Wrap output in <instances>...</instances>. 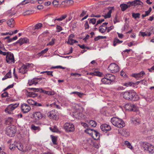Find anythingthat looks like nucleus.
<instances>
[{
	"mask_svg": "<svg viewBox=\"0 0 154 154\" xmlns=\"http://www.w3.org/2000/svg\"><path fill=\"white\" fill-rule=\"evenodd\" d=\"M88 20L89 21L90 24L91 23L93 25H94L96 23V20L95 18L88 19Z\"/></svg>",
	"mask_w": 154,
	"mask_h": 154,
	"instance_id": "obj_40",
	"label": "nucleus"
},
{
	"mask_svg": "<svg viewBox=\"0 0 154 154\" xmlns=\"http://www.w3.org/2000/svg\"><path fill=\"white\" fill-rule=\"evenodd\" d=\"M5 55H2L4 56L6 55V62L9 63H14L15 59L14 55L12 53L10 52H6Z\"/></svg>",
	"mask_w": 154,
	"mask_h": 154,
	"instance_id": "obj_6",
	"label": "nucleus"
},
{
	"mask_svg": "<svg viewBox=\"0 0 154 154\" xmlns=\"http://www.w3.org/2000/svg\"><path fill=\"white\" fill-rule=\"evenodd\" d=\"M145 75V72L143 71H142L138 73L133 74L132 76L136 78L137 80H140Z\"/></svg>",
	"mask_w": 154,
	"mask_h": 154,
	"instance_id": "obj_14",
	"label": "nucleus"
},
{
	"mask_svg": "<svg viewBox=\"0 0 154 154\" xmlns=\"http://www.w3.org/2000/svg\"><path fill=\"white\" fill-rule=\"evenodd\" d=\"M78 42L76 40L73 39L72 38L69 39L68 42V43L71 45H72L73 43Z\"/></svg>",
	"mask_w": 154,
	"mask_h": 154,
	"instance_id": "obj_38",
	"label": "nucleus"
},
{
	"mask_svg": "<svg viewBox=\"0 0 154 154\" xmlns=\"http://www.w3.org/2000/svg\"><path fill=\"white\" fill-rule=\"evenodd\" d=\"M48 48L43 50L40 52L38 53V54H40V56H41L45 53H46L47 51H48Z\"/></svg>",
	"mask_w": 154,
	"mask_h": 154,
	"instance_id": "obj_46",
	"label": "nucleus"
},
{
	"mask_svg": "<svg viewBox=\"0 0 154 154\" xmlns=\"http://www.w3.org/2000/svg\"><path fill=\"white\" fill-rule=\"evenodd\" d=\"M94 130L92 129L87 128L85 130V133L91 136L93 133L92 132H93V131H94Z\"/></svg>",
	"mask_w": 154,
	"mask_h": 154,
	"instance_id": "obj_35",
	"label": "nucleus"
},
{
	"mask_svg": "<svg viewBox=\"0 0 154 154\" xmlns=\"http://www.w3.org/2000/svg\"><path fill=\"white\" fill-rule=\"evenodd\" d=\"M55 39L54 38H52L51 42H50L49 43L47 44V46L48 45H54V43Z\"/></svg>",
	"mask_w": 154,
	"mask_h": 154,
	"instance_id": "obj_52",
	"label": "nucleus"
},
{
	"mask_svg": "<svg viewBox=\"0 0 154 154\" xmlns=\"http://www.w3.org/2000/svg\"><path fill=\"white\" fill-rule=\"evenodd\" d=\"M85 29H88L89 28V26L88 23V22L87 21H86L85 22V23L84 25Z\"/></svg>",
	"mask_w": 154,
	"mask_h": 154,
	"instance_id": "obj_58",
	"label": "nucleus"
},
{
	"mask_svg": "<svg viewBox=\"0 0 154 154\" xmlns=\"http://www.w3.org/2000/svg\"><path fill=\"white\" fill-rule=\"evenodd\" d=\"M123 97L126 100L136 101L139 98L138 95L133 91L130 90L124 92L123 94Z\"/></svg>",
	"mask_w": 154,
	"mask_h": 154,
	"instance_id": "obj_1",
	"label": "nucleus"
},
{
	"mask_svg": "<svg viewBox=\"0 0 154 154\" xmlns=\"http://www.w3.org/2000/svg\"><path fill=\"white\" fill-rule=\"evenodd\" d=\"M125 144L126 146L129 148L130 149H133V147L131 145V143L127 141H125Z\"/></svg>",
	"mask_w": 154,
	"mask_h": 154,
	"instance_id": "obj_36",
	"label": "nucleus"
},
{
	"mask_svg": "<svg viewBox=\"0 0 154 154\" xmlns=\"http://www.w3.org/2000/svg\"><path fill=\"white\" fill-rule=\"evenodd\" d=\"M10 149L12 150H14L15 148V146L13 144H11L9 147Z\"/></svg>",
	"mask_w": 154,
	"mask_h": 154,
	"instance_id": "obj_63",
	"label": "nucleus"
},
{
	"mask_svg": "<svg viewBox=\"0 0 154 154\" xmlns=\"http://www.w3.org/2000/svg\"><path fill=\"white\" fill-rule=\"evenodd\" d=\"M51 106L57 109H59L60 108V106L57 104V102H54L50 104Z\"/></svg>",
	"mask_w": 154,
	"mask_h": 154,
	"instance_id": "obj_34",
	"label": "nucleus"
},
{
	"mask_svg": "<svg viewBox=\"0 0 154 154\" xmlns=\"http://www.w3.org/2000/svg\"><path fill=\"white\" fill-rule=\"evenodd\" d=\"M152 30L151 28L148 29L145 32L140 31L139 32V35L143 37L150 36L151 35V31Z\"/></svg>",
	"mask_w": 154,
	"mask_h": 154,
	"instance_id": "obj_11",
	"label": "nucleus"
},
{
	"mask_svg": "<svg viewBox=\"0 0 154 154\" xmlns=\"http://www.w3.org/2000/svg\"><path fill=\"white\" fill-rule=\"evenodd\" d=\"M7 23L8 26L11 27H13L14 26V20L11 18L8 20L7 22Z\"/></svg>",
	"mask_w": 154,
	"mask_h": 154,
	"instance_id": "obj_24",
	"label": "nucleus"
},
{
	"mask_svg": "<svg viewBox=\"0 0 154 154\" xmlns=\"http://www.w3.org/2000/svg\"><path fill=\"white\" fill-rule=\"evenodd\" d=\"M27 95L30 97H35L36 96V94L32 92H28L27 94Z\"/></svg>",
	"mask_w": 154,
	"mask_h": 154,
	"instance_id": "obj_49",
	"label": "nucleus"
},
{
	"mask_svg": "<svg viewBox=\"0 0 154 154\" xmlns=\"http://www.w3.org/2000/svg\"><path fill=\"white\" fill-rule=\"evenodd\" d=\"M31 89L35 92L38 91L40 90V92L42 93H43L45 94H46L48 95H53L55 94L54 92V91H46L42 89V88L39 89L38 88H32Z\"/></svg>",
	"mask_w": 154,
	"mask_h": 154,
	"instance_id": "obj_9",
	"label": "nucleus"
},
{
	"mask_svg": "<svg viewBox=\"0 0 154 154\" xmlns=\"http://www.w3.org/2000/svg\"><path fill=\"white\" fill-rule=\"evenodd\" d=\"M122 42L123 41H120L118 38H115L113 41V46H116L117 44H120L122 43Z\"/></svg>",
	"mask_w": 154,
	"mask_h": 154,
	"instance_id": "obj_31",
	"label": "nucleus"
},
{
	"mask_svg": "<svg viewBox=\"0 0 154 154\" xmlns=\"http://www.w3.org/2000/svg\"><path fill=\"white\" fill-rule=\"evenodd\" d=\"M29 39L27 38H20L16 42L14 43V45H15L16 43H19L20 45H21L24 43H27L29 42Z\"/></svg>",
	"mask_w": 154,
	"mask_h": 154,
	"instance_id": "obj_15",
	"label": "nucleus"
},
{
	"mask_svg": "<svg viewBox=\"0 0 154 154\" xmlns=\"http://www.w3.org/2000/svg\"><path fill=\"white\" fill-rule=\"evenodd\" d=\"M128 7L131 6H134V1L132 2H129L127 3Z\"/></svg>",
	"mask_w": 154,
	"mask_h": 154,
	"instance_id": "obj_53",
	"label": "nucleus"
},
{
	"mask_svg": "<svg viewBox=\"0 0 154 154\" xmlns=\"http://www.w3.org/2000/svg\"><path fill=\"white\" fill-rule=\"evenodd\" d=\"M31 129L32 130L34 131H39L40 130V128L39 126H36L34 124L31 125Z\"/></svg>",
	"mask_w": 154,
	"mask_h": 154,
	"instance_id": "obj_30",
	"label": "nucleus"
},
{
	"mask_svg": "<svg viewBox=\"0 0 154 154\" xmlns=\"http://www.w3.org/2000/svg\"><path fill=\"white\" fill-rule=\"evenodd\" d=\"M128 107L131 106V109H130V111H133L134 112L137 111L138 110V108L137 106L134 104H132L130 105H128Z\"/></svg>",
	"mask_w": 154,
	"mask_h": 154,
	"instance_id": "obj_25",
	"label": "nucleus"
},
{
	"mask_svg": "<svg viewBox=\"0 0 154 154\" xmlns=\"http://www.w3.org/2000/svg\"><path fill=\"white\" fill-rule=\"evenodd\" d=\"M6 134L10 137H14L16 132V128L15 126L10 125L8 126L6 130Z\"/></svg>",
	"mask_w": 154,
	"mask_h": 154,
	"instance_id": "obj_4",
	"label": "nucleus"
},
{
	"mask_svg": "<svg viewBox=\"0 0 154 154\" xmlns=\"http://www.w3.org/2000/svg\"><path fill=\"white\" fill-rule=\"evenodd\" d=\"M132 83L131 82H129L127 83H124L123 85L126 87H129L131 86L132 85Z\"/></svg>",
	"mask_w": 154,
	"mask_h": 154,
	"instance_id": "obj_59",
	"label": "nucleus"
},
{
	"mask_svg": "<svg viewBox=\"0 0 154 154\" xmlns=\"http://www.w3.org/2000/svg\"><path fill=\"white\" fill-rule=\"evenodd\" d=\"M111 122L113 125L118 128H122L125 126V123L123 120L116 117L112 118Z\"/></svg>",
	"mask_w": 154,
	"mask_h": 154,
	"instance_id": "obj_2",
	"label": "nucleus"
},
{
	"mask_svg": "<svg viewBox=\"0 0 154 154\" xmlns=\"http://www.w3.org/2000/svg\"><path fill=\"white\" fill-rule=\"evenodd\" d=\"M88 122L90 125L92 127H95L97 125L96 121L94 120H90L88 121Z\"/></svg>",
	"mask_w": 154,
	"mask_h": 154,
	"instance_id": "obj_27",
	"label": "nucleus"
},
{
	"mask_svg": "<svg viewBox=\"0 0 154 154\" xmlns=\"http://www.w3.org/2000/svg\"><path fill=\"white\" fill-rule=\"evenodd\" d=\"M16 147L20 151H22L23 148V145L20 143H17L16 145Z\"/></svg>",
	"mask_w": 154,
	"mask_h": 154,
	"instance_id": "obj_33",
	"label": "nucleus"
},
{
	"mask_svg": "<svg viewBox=\"0 0 154 154\" xmlns=\"http://www.w3.org/2000/svg\"><path fill=\"white\" fill-rule=\"evenodd\" d=\"M109 69L112 73H116L119 71V68L115 63H111L108 67Z\"/></svg>",
	"mask_w": 154,
	"mask_h": 154,
	"instance_id": "obj_8",
	"label": "nucleus"
},
{
	"mask_svg": "<svg viewBox=\"0 0 154 154\" xmlns=\"http://www.w3.org/2000/svg\"><path fill=\"white\" fill-rule=\"evenodd\" d=\"M30 2V0H24L20 3V4L22 5H25L29 2Z\"/></svg>",
	"mask_w": 154,
	"mask_h": 154,
	"instance_id": "obj_56",
	"label": "nucleus"
},
{
	"mask_svg": "<svg viewBox=\"0 0 154 154\" xmlns=\"http://www.w3.org/2000/svg\"><path fill=\"white\" fill-rule=\"evenodd\" d=\"M134 6L141 5L142 2L140 0H134Z\"/></svg>",
	"mask_w": 154,
	"mask_h": 154,
	"instance_id": "obj_50",
	"label": "nucleus"
},
{
	"mask_svg": "<svg viewBox=\"0 0 154 154\" xmlns=\"http://www.w3.org/2000/svg\"><path fill=\"white\" fill-rule=\"evenodd\" d=\"M100 128L104 132H106L107 131H110L111 128L110 126L106 124H103L100 126Z\"/></svg>",
	"mask_w": 154,
	"mask_h": 154,
	"instance_id": "obj_17",
	"label": "nucleus"
},
{
	"mask_svg": "<svg viewBox=\"0 0 154 154\" xmlns=\"http://www.w3.org/2000/svg\"><path fill=\"white\" fill-rule=\"evenodd\" d=\"M140 14L139 13H132V16L135 19H136L137 18H140Z\"/></svg>",
	"mask_w": 154,
	"mask_h": 154,
	"instance_id": "obj_39",
	"label": "nucleus"
},
{
	"mask_svg": "<svg viewBox=\"0 0 154 154\" xmlns=\"http://www.w3.org/2000/svg\"><path fill=\"white\" fill-rule=\"evenodd\" d=\"M122 134L125 137L128 136L129 135V132L125 129H123L122 132Z\"/></svg>",
	"mask_w": 154,
	"mask_h": 154,
	"instance_id": "obj_26",
	"label": "nucleus"
},
{
	"mask_svg": "<svg viewBox=\"0 0 154 154\" xmlns=\"http://www.w3.org/2000/svg\"><path fill=\"white\" fill-rule=\"evenodd\" d=\"M48 116L49 118L52 119H55L57 116L56 112L54 110H53L48 112Z\"/></svg>",
	"mask_w": 154,
	"mask_h": 154,
	"instance_id": "obj_19",
	"label": "nucleus"
},
{
	"mask_svg": "<svg viewBox=\"0 0 154 154\" xmlns=\"http://www.w3.org/2000/svg\"><path fill=\"white\" fill-rule=\"evenodd\" d=\"M34 12V11L32 10H29L26 11L25 12V15H29L31 14H33Z\"/></svg>",
	"mask_w": 154,
	"mask_h": 154,
	"instance_id": "obj_48",
	"label": "nucleus"
},
{
	"mask_svg": "<svg viewBox=\"0 0 154 154\" xmlns=\"http://www.w3.org/2000/svg\"><path fill=\"white\" fill-rule=\"evenodd\" d=\"M8 95V93L7 92H5L2 94L1 96L3 97H7Z\"/></svg>",
	"mask_w": 154,
	"mask_h": 154,
	"instance_id": "obj_64",
	"label": "nucleus"
},
{
	"mask_svg": "<svg viewBox=\"0 0 154 154\" xmlns=\"http://www.w3.org/2000/svg\"><path fill=\"white\" fill-rule=\"evenodd\" d=\"M80 48H81L82 49H85V48H87L88 49H89V48L88 47L85 46V45H78Z\"/></svg>",
	"mask_w": 154,
	"mask_h": 154,
	"instance_id": "obj_57",
	"label": "nucleus"
},
{
	"mask_svg": "<svg viewBox=\"0 0 154 154\" xmlns=\"http://www.w3.org/2000/svg\"><path fill=\"white\" fill-rule=\"evenodd\" d=\"M52 68H54V69H56V68L59 69H59H64L65 68L64 67H63L60 66H57L53 67Z\"/></svg>",
	"mask_w": 154,
	"mask_h": 154,
	"instance_id": "obj_60",
	"label": "nucleus"
},
{
	"mask_svg": "<svg viewBox=\"0 0 154 154\" xmlns=\"http://www.w3.org/2000/svg\"><path fill=\"white\" fill-rule=\"evenodd\" d=\"M22 111L24 113L28 112L31 109L30 107L26 103H23L21 106Z\"/></svg>",
	"mask_w": 154,
	"mask_h": 154,
	"instance_id": "obj_10",
	"label": "nucleus"
},
{
	"mask_svg": "<svg viewBox=\"0 0 154 154\" xmlns=\"http://www.w3.org/2000/svg\"><path fill=\"white\" fill-rule=\"evenodd\" d=\"M42 27V24L41 23H38L36 24L34 27V29H40Z\"/></svg>",
	"mask_w": 154,
	"mask_h": 154,
	"instance_id": "obj_47",
	"label": "nucleus"
},
{
	"mask_svg": "<svg viewBox=\"0 0 154 154\" xmlns=\"http://www.w3.org/2000/svg\"><path fill=\"white\" fill-rule=\"evenodd\" d=\"M57 32H60L62 30V27L60 26L57 25Z\"/></svg>",
	"mask_w": 154,
	"mask_h": 154,
	"instance_id": "obj_62",
	"label": "nucleus"
},
{
	"mask_svg": "<svg viewBox=\"0 0 154 154\" xmlns=\"http://www.w3.org/2000/svg\"><path fill=\"white\" fill-rule=\"evenodd\" d=\"M120 7L122 11H124L128 7V6L127 4H126L123 3L120 5Z\"/></svg>",
	"mask_w": 154,
	"mask_h": 154,
	"instance_id": "obj_29",
	"label": "nucleus"
},
{
	"mask_svg": "<svg viewBox=\"0 0 154 154\" xmlns=\"http://www.w3.org/2000/svg\"><path fill=\"white\" fill-rule=\"evenodd\" d=\"M101 81L103 83L106 85H111V83L104 76V77L101 79Z\"/></svg>",
	"mask_w": 154,
	"mask_h": 154,
	"instance_id": "obj_28",
	"label": "nucleus"
},
{
	"mask_svg": "<svg viewBox=\"0 0 154 154\" xmlns=\"http://www.w3.org/2000/svg\"><path fill=\"white\" fill-rule=\"evenodd\" d=\"M52 4L54 6L57 7L59 3L58 1L57 0H54L52 2Z\"/></svg>",
	"mask_w": 154,
	"mask_h": 154,
	"instance_id": "obj_54",
	"label": "nucleus"
},
{
	"mask_svg": "<svg viewBox=\"0 0 154 154\" xmlns=\"http://www.w3.org/2000/svg\"><path fill=\"white\" fill-rule=\"evenodd\" d=\"M28 66L26 65H23L19 69L18 72L22 74H24L27 71Z\"/></svg>",
	"mask_w": 154,
	"mask_h": 154,
	"instance_id": "obj_20",
	"label": "nucleus"
},
{
	"mask_svg": "<svg viewBox=\"0 0 154 154\" xmlns=\"http://www.w3.org/2000/svg\"><path fill=\"white\" fill-rule=\"evenodd\" d=\"M64 128L67 132H72L75 130L74 126L71 123H65L64 125Z\"/></svg>",
	"mask_w": 154,
	"mask_h": 154,
	"instance_id": "obj_7",
	"label": "nucleus"
},
{
	"mask_svg": "<svg viewBox=\"0 0 154 154\" xmlns=\"http://www.w3.org/2000/svg\"><path fill=\"white\" fill-rule=\"evenodd\" d=\"M13 11L12 9L8 10L7 12V14L9 15L10 16H12L16 13L15 12H13Z\"/></svg>",
	"mask_w": 154,
	"mask_h": 154,
	"instance_id": "obj_43",
	"label": "nucleus"
},
{
	"mask_svg": "<svg viewBox=\"0 0 154 154\" xmlns=\"http://www.w3.org/2000/svg\"><path fill=\"white\" fill-rule=\"evenodd\" d=\"M52 142L54 144H57V138L56 137L53 136H51Z\"/></svg>",
	"mask_w": 154,
	"mask_h": 154,
	"instance_id": "obj_44",
	"label": "nucleus"
},
{
	"mask_svg": "<svg viewBox=\"0 0 154 154\" xmlns=\"http://www.w3.org/2000/svg\"><path fill=\"white\" fill-rule=\"evenodd\" d=\"M107 79L111 83V84L115 82V76L112 75L110 74H107L105 75Z\"/></svg>",
	"mask_w": 154,
	"mask_h": 154,
	"instance_id": "obj_13",
	"label": "nucleus"
},
{
	"mask_svg": "<svg viewBox=\"0 0 154 154\" xmlns=\"http://www.w3.org/2000/svg\"><path fill=\"white\" fill-rule=\"evenodd\" d=\"M44 116V114L40 112H35L34 114V117L36 120L41 119Z\"/></svg>",
	"mask_w": 154,
	"mask_h": 154,
	"instance_id": "obj_18",
	"label": "nucleus"
},
{
	"mask_svg": "<svg viewBox=\"0 0 154 154\" xmlns=\"http://www.w3.org/2000/svg\"><path fill=\"white\" fill-rule=\"evenodd\" d=\"M143 146L144 150L150 154L154 153V146L146 142L143 143Z\"/></svg>",
	"mask_w": 154,
	"mask_h": 154,
	"instance_id": "obj_3",
	"label": "nucleus"
},
{
	"mask_svg": "<svg viewBox=\"0 0 154 154\" xmlns=\"http://www.w3.org/2000/svg\"><path fill=\"white\" fill-rule=\"evenodd\" d=\"M47 73V74L48 75H51L52 76H53V75L52 74V71H44L41 72V73Z\"/></svg>",
	"mask_w": 154,
	"mask_h": 154,
	"instance_id": "obj_55",
	"label": "nucleus"
},
{
	"mask_svg": "<svg viewBox=\"0 0 154 154\" xmlns=\"http://www.w3.org/2000/svg\"><path fill=\"white\" fill-rule=\"evenodd\" d=\"M28 103L31 105H34L35 102L32 99H28L27 100Z\"/></svg>",
	"mask_w": 154,
	"mask_h": 154,
	"instance_id": "obj_45",
	"label": "nucleus"
},
{
	"mask_svg": "<svg viewBox=\"0 0 154 154\" xmlns=\"http://www.w3.org/2000/svg\"><path fill=\"white\" fill-rule=\"evenodd\" d=\"M67 17V15L66 14L63 15H62L59 18H56L54 20L53 19L52 20V21H53L54 24L57 23H56V20H58V21H62L64 19H65L66 17Z\"/></svg>",
	"mask_w": 154,
	"mask_h": 154,
	"instance_id": "obj_23",
	"label": "nucleus"
},
{
	"mask_svg": "<svg viewBox=\"0 0 154 154\" xmlns=\"http://www.w3.org/2000/svg\"><path fill=\"white\" fill-rule=\"evenodd\" d=\"M87 11L85 10H83L82 11L80 15V17H82L86 15L87 14Z\"/></svg>",
	"mask_w": 154,
	"mask_h": 154,
	"instance_id": "obj_51",
	"label": "nucleus"
},
{
	"mask_svg": "<svg viewBox=\"0 0 154 154\" xmlns=\"http://www.w3.org/2000/svg\"><path fill=\"white\" fill-rule=\"evenodd\" d=\"M106 27H103V25H101L100 26L99 30L100 32L102 33H103L106 31Z\"/></svg>",
	"mask_w": 154,
	"mask_h": 154,
	"instance_id": "obj_32",
	"label": "nucleus"
},
{
	"mask_svg": "<svg viewBox=\"0 0 154 154\" xmlns=\"http://www.w3.org/2000/svg\"><path fill=\"white\" fill-rule=\"evenodd\" d=\"M41 80V78H34L31 80H29L28 81V84L30 86L32 85H35L38 83Z\"/></svg>",
	"mask_w": 154,
	"mask_h": 154,
	"instance_id": "obj_12",
	"label": "nucleus"
},
{
	"mask_svg": "<svg viewBox=\"0 0 154 154\" xmlns=\"http://www.w3.org/2000/svg\"><path fill=\"white\" fill-rule=\"evenodd\" d=\"M91 136L95 140H98L100 137V134L95 130H94Z\"/></svg>",
	"mask_w": 154,
	"mask_h": 154,
	"instance_id": "obj_21",
	"label": "nucleus"
},
{
	"mask_svg": "<svg viewBox=\"0 0 154 154\" xmlns=\"http://www.w3.org/2000/svg\"><path fill=\"white\" fill-rule=\"evenodd\" d=\"M5 50L3 44L0 41V54L1 55H5L6 54L5 51Z\"/></svg>",
	"mask_w": 154,
	"mask_h": 154,
	"instance_id": "obj_22",
	"label": "nucleus"
},
{
	"mask_svg": "<svg viewBox=\"0 0 154 154\" xmlns=\"http://www.w3.org/2000/svg\"><path fill=\"white\" fill-rule=\"evenodd\" d=\"M11 71H10L8 72L4 76V77L2 79V80H4L6 79L11 78Z\"/></svg>",
	"mask_w": 154,
	"mask_h": 154,
	"instance_id": "obj_37",
	"label": "nucleus"
},
{
	"mask_svg": "<svg viewBox=\"0 0 154 154\" xmlns=\"http://www.w3.org/2000/svg\"><path fill=\"white\" fill-rule=\"evenodd\" d=\"M111 10H109L108 13H107V14L104 16L105 18L106 19L110 17L111 16Z\"/></svg>",
	"mask_w": 154,
	"mask_h": 154,
	"instance_id": "obj_42",
	"label": "nucleus"
},
{
	"mask_svg": "<svg viewBox=\"0 0 154 154\" xmlns=\"http://www.w3.org/2000/svg\"><path fill=\"white\" fill-rule=\"evenodd\" d=\"M76 118L79 119H83L85 118V116L83 114L82 112L77 111L74 113V115Z\"/></svg>",
	"mask_w": 154,
	"mask_h": 154,
	"instance_id": "obj_16",
	"label": "nucleus"
},
{
	"mask_svg": "<svg viewBox=\"0 0 154 154\" xmlns=\"http://www.w3.org/2000/svg\"><path fill=\"white\" fill-rule=\"evenodd\" d=\"M19 105V103L11 104L8 106L5 109V111L8 114H11L13 113V111L17 108Z\"/></svg>",
	"mask_w": 154,
	"mask_h": 154,
	"instance_id": "obj_5",
	"label": "nucleus"
},
{
	"mask_svg": "<svg viewBox=\"0 0 154 154\" xmlns=\"http://www.w3.org/2000/svg\"><path fill=\"white\" fill-rule=\"evenodd\" d=\"M149 13L147 11L145 12L144 14H142V16L143 17V18L144 17L148 16Z\"/></svg>",
	"mask_w": 154,
	"mask_h": 154,
	"instance_id": "obj_61",
	"label": "nucleus"
},
{
	"mask_svg": "<svg viewBox=\"0 0 154 154\" xmlns=\"http://www.w3.org/2000/svg\"><path fill=\"white\" fill-rule=\"evenodd\" d=\"M76 94L80 97H82L83 95L84 94L83 93L79 92L77 91H74L72 92L71 93V94Z\"/></svg>",
	"mask_w": 154,
	"mask_h": 154,
	"instance_id": "obj_41",
	"label": "nucleus"
}]
</instances>
